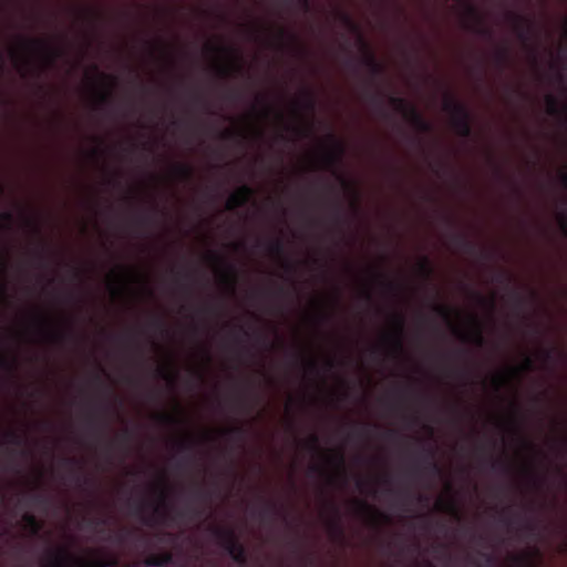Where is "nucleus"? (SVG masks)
<instances>
[{
    "label": "nucleus",
    "instance_id": "1",
    "mask_svg": "<svg viewBox=\"0 0 567 567\" xmlns=\"http://www.w3.org/2000/svg\"><path fill=\"white\" fill-rule=\"evenodd\" d=\"M443 110L451 115L452 126L456 134L463 138H470L473 130L472 115L467 106L449 94L444 100Z\"/></svg>",
    "mask_w": 567,
    "mask_h": 567
},
{
    "label": "nucleus",
    "instance_id": "2",
    "mask_svg": "<svg viewBox=\"0 0 567 567\" xmlns=\"http://www.w3.org/2000/svg\"><path fill=\"white\" fill-rule=\"evenodd\" d=\"M212 534L235 563L241 566L248 564L246 547L239 542L234 528L213 526Z\"/></svg>",
    "mask_w": 567,
    "mask_h": 567
},
{
    "label": "nucleus",
    "instance_id": "3",
    "mask_svg": "<svg viewBox=\"0 0 567 567\" xmlns=\"http://www.w3.org/2000/svg\"><path fill=\"white\" fill-rule=\"evenodd\" d=\"M50 563L53 567H107L116 564L115 559L97 558L90 561L73 556L65 548L50 551Z\"/></svg>",
    "mask_w": 567,
    "mask_h": 567
},
{
    "label": "nucleus",
    "instance_id": "4",
    "mask_svg": "<svg viewBox=\"0 0 567 567\" xmlns=\"http://www.w3.org/2000/svg\"><path fill=\"white\" fill-rule=\"evenodd\" d=\"M328 140L330 142V147L323 154L324 166L333 171V174L346 189L353 190V185L337 172V167L341 164L342 157L346 153V147L343 143L332 133L328 134Z\"/></svg>",
    "mask_w": 567,
    "mask_h": 567
},
{
    "label": "nucleus",
    "instance_id": "5",
    "mask_svg": "<svg viewBox=\"0 0 567 567\" xmlns=\"http://www.w3.org/2000/svg\"><path fill=\"white\" fill-rule=\"evenodd\" d=\"M389 102L392 107L401 113L411 125L420 132L426 133L432 130L431 124L423 117L419 110L400 96H390Z\"/></svg>",
    "mask_w": 567,
    "mask_h": 567
},
{
    "label": "nucleus",
    "instance_id": "6",
    "mask_svg": "<svg viewBox=\"0 0 567 567\" xmlns=\"http://www.w3.org/2000/svg\"><path fill=\"white\" fill-rule=\"evenodd\" d=\"M508 19L512 22L513 29L517 38L523 42H528L534 32V21L528 17L509 12Z\"/></svg>",
    "mask_w": 567,
    "mask_h": 567
},
{
    "label": "nucleus",
    "instance_id": "7",
    "mask_svg": "<svg viewBox=\"0 0 567 567\" xmlns=\"http://www.w3.org/2000/svg\"><path fill=\"white\" fill-rule=\"evenodd\" d=\"M22 44L24 49L29 51L43 54L50 62H53L61 55V51L59 49L50 45L47 41L41 39H23Z\"/></svg>",
    "mask_w": 567,
    "mask_h": 567
},
{
    "label": "nucleus",
    "instance_id": "8",
    "mask_svg": "<svg viewBox=\"0 0 567 567\" xmlns=\"http://www.w3.org/2000/svg\"><path fill=\"white\" fill-rule=\"evenodd\" d=\"M207 50L213 52H227L233 55L230 63L221 64L217 68V73L220 78H228L231 73H243V65L238 61V58L235 55V51L233 49L226 47L208 45Z\"/></svg>",
    "mask_w": 567,
    "mask_h": 567
},
{
    "label": "nucleus",
    "instance_id": "9",
    "mask_svg": "<svg viewBox=\"0 0 567 567\" xmlns=\"http://www.w3.org/2000/svg\"><path fill=\"white\" fill-rule=\"evenodd\" d=\"M255 192L248 185L240 186L235 193H233L226 203V208L228 210H234L236 208L244 207L247 205L252 198Z\"/></svg>",
    "mask_w": 567,
    "mask_h": 567
},
{
    "label": "nucleus",
    "instance_id": "10",
    "mask_svg": "<svg viewBox=\"0 0 567 567\" xmlns=\"http://www.w3.org/2000/svg\"><path fill=\"white\" fill-rule=\"evenodd\" d=\"M209 257L216 261L221 262L224 265V270L220 274L221 281L226 284L231 290L235 289L236 284L238 281V272L234 265L226 262L218 254L210 252Z\"/></svg>",
    "mask_w": 567,
    "mask_h": 567
},
{
    "label": "nucleus",
    "instance_id": "11",
    "mask_svg": "<svg viewBox=\"0 0 567 567\" xmlns=\"http://www.w3.org/2000/svg\"><path fill=\"white\" fill-rule=\"evenodd\" d=\"M359 42L364 51V56L362 60L363 64L369 69L372 76H380L384 71L383 65L377 60L368 43L361 35L359 37Z\"/></svg>",
    "mask_w": 567,
    "mask_h": 567
},
{
    "label": "nucleus",
    "instance_id": "12",
    "mask_svg": "<svg viewBox=\"0 0 567 567\" xmlns=\"http://www.w3.org/2000/svg\"><path fill=\"white\" fill-rule=\"evenodd\" d=\"M37 323H38L39 331L41 333H43L50 341L61 343L69 339H74L73 330H69V331L52 330L48 327V324L43 318H38Z\"/></svg>",
    "mask_w": 567,
    "mask_h": 567
},
{
    "label": "nucleus",
    "instance_id": "13",
    "mask_svg": "<svg viewBox=\"0 0 567 567\" xmlns=\"http://www.w3.org/2000/svg\"><path fill=\"white\" fill-rule=\"evenodd\" d=\"M395 331L388 339L396 353H402L403 348V332H404V317L401 313L393 316Z\"/></svg>",
    "mask_w": 567,
    "mask_h": 567
},
{
    "label": "nucleus",
    "instance_id": "14",
    "mask_svg": "<svg viewBox=\"0 0 567 567\" xmlns=\"http://www.w3.org/2000/svg\"><path fill=\"white\" fill-rule=\"evenodd\" d=\"M421 461L424 463V470L433 475H441L442 468L439 463L435 461V450L432 447H426L423 450L421 455Z\"/></svg>",
    "mask_w": 567,
    "mask_h": 567
},
{
    "label": "nucleus",
    "instance_id": "15",
    "mask_svg": "<svg viewBox=\"0 0 567 567\" xmlns=\"http://www.w3.org/2000/svg\"><path fill=\"white\" fill-rule=\"evenodd\" d=\"M257 514L261 522L272 520L282 516V506H279L276 502L266 501L264 508Z\"/></svg>",
    "mask_w": 567,
    "mask_h": 567
},
{
    "label": "nucleus",
    "instance_id": "16",
    "mask_svg": "<svg viewBox=\"0 0 567 567\" xmlns=\"http://www.w3.org/2000/svg\"><path fill=\"white\" fill-rule=\"evenodd\" d=\"M144 563L148 567H164L173 563V555L168 551L152 554Z\"/></svg>",
    "mask_w": 567,
    "mask_h": 567
},
{
    "label": "nucleus",
    "instance_id": "17",
    "mask_svg": "<svg viewBox=\"0 0 567 567\" xmlns=\"http://www.w3.org/2000/svg\"><path fill=\"white\" fill-rule=\"evenodd\" d=\"M436 508L440 512H444V513L452 515L456 519H461V512H460L458 505L454 498H451V499L440 498L436 502Z\"/></svg>",
    "mask_w": 567,
    "mask_h": 567
},
{
    "label": "nucleus",
    "instance_id": "18",
    "mask_svg": "<svg viewBox=\"0 0 567 567\" xmlns=\"http://www.w3.org/2000/svg\"><path fill=\"white\" fill-rule=\"evenodd\" d=\"M355 506H357V512L359 514H370L374 525H377L378 520L381 518L388 519V517L385 515H383L381 512H379L375 508H373L372 506H370L364 501H355Z\"/></svg>",
    "mask_w": 567,
    "mask_h": 567
},
{
    "label": "nucleus",
    "instance_id": "19",
    "mask_svg": "<svg viewBox=\"0 0 567 567\" xmlns=\"http://www.w3.org/2000/svg\"><path fill=\"white\" fill-rule=\"evenodd\" d=\"M454 245L466 254H475L477 250L476 245L470 240L464 234H455L452 237Z\"/></svg>",
    "mask_w": 567,
    "mask_h": 567
},
{
    "label": "nucleus",
    "instance_id": "20",
    "mask_svg": "<svg viewBox=\"0 0 567 567\" xmlns=\"http://www.w3.org/2000/svg\"><path fill=\"white\" fill-rule=\"evenodd\" d=\"M546 104H547V113L549 115H559L561 111H564L567 114V102L560 105L558 99L551 94H548L546 96Z\"/></svg>",
    "mask_w": 567,
    "mask_h": 567
},
{
    "label": "nucleus",
    "instance_id": "21",
    "mask_svg": "<svg viewBox=\"0 0 567 567\" xmlns=\"http://www.w3.org/2000/svg\"><path fill=\"white\" fill-rule=\"evenodd\" d=\"M331 508L336 515V519L329 524L330 534H331V536H333L336 538H342L343 537V528L340 524L339 507L336 504H331Z\"/></svg>",
    "mask_w": 567,
    "mask_h": 567
},
{
    "label": "nucleus",
    "instance_id": "22",
    "mask_svg": "<svg viewBox=\"0 0 567 567\" xmlns=\"http://www.w3.org/2000/svg\"><path fill=\"white\" fill-rule=\"evenodd\" d=\"M22 520L24 523L25 528H28L32 535H38L42 529V523L37 518L35 515L31 513H25L22 516Z\"/></svg>",
    "mask_w": 567,
    "mask_h": 567
},
{
    "label": "nucleus",
    "instance_id": "23",
    "mask_svg": "<svg viewBox=\"0 0 567 567\" xmlns=\"http://www.w3.org/2000/svg\"><path fill=\"white\" fill-rule=\"evenodd\" d=\"M174 174L184 182H190L194 177V169L187 164H176L174 166Z\"/></svg>",
    "mask_w": 567,
    "mask_h": 567
},
{
    "label": "nucleus",
    "instance_id": "24",
    "mask_svg": "<svg viewBox=\"0 0 567 567\" xmlns=\"http://www.w3.org/2000/svg\"><path fill=\"white\" fill-rule=\"evenodd\" d=\"M472 320L474 323V331L471 336V341H473L478 347H483L485 339L483 337L481 323L476 317H472Z\"/></svg>",
    "mask_w": 567,
    "mask_h": 567
},
{
    "label": "nucleus",
    "instance_id": "25",
    "mask_svg": "<svg viewBox=\"0 0 567 567\" xmlns=\"http://www.w3.org/2000/svg\"><path fill=\"white\" fill-rule=\"evenodd\" d=\"M374 277L378 279L379 284L385 291H388L392 295L398 293V291L400 289L398 284L386 280L382 274H375Z\"/></svg>",
    "mask_w": 567,
    "mask_h": 567
},
{
    "label": "nucleus",
    "instance_id": "26",
    "mask_svg": "<svg viewBox=\"0 0 567 567\" xmlns=\"http://www.w3.org/2000/svg\"><path fill=\"white\" fill-rule=\"evenodd\" d=\"M224 433L236 441H244L246 436V430L241 425L228 427Z\"/></svg>",
    "mask_w": 567,
    "mask_h": 567
},
{
    "label": "nucleus",
    "instance_id": "27",
    "mask_svg": "<svg viewBox=\"0 0 567 567\" xmlns=\"http://www.w3.org/2000/svg\"><path fill=\"white\" fill-rule=\"evenodd\" d=\"M156 419L159 423L164 425H177L183 422L181 417L167 414V413H159L156 415Z\"/></svg>",
    "mask_w": 567,
    "mask_h": 567
},
{
    "label": "nucleus",
    "instance_id": "28",
    "mask_svg": "<svg viewBox=\"0 0 567 567\" xmlns=\"http://www.w3.org/2000/svg\"><path fill=\"white\" fill-rule=\"evenodd\" d=\"M144 508H145L144 503H142V502L137 503L134 507V515L141 516L143 524H145L147 526H153L155 523V519L152 516H144L143 515Z\"/></svg>",
    "mask_w": 567,
    "mask_h": 567
},
{
    "label": "nucleus",
    "instance_id": "29",
    "mask_svg": "<svg viewBox=\"0 0 567 567\" xmlns=\"http://www.w3.org/2000/svg\"><path fill=\"white\" fill-rule=\"evenodd\" d=\"M286 247L285 243L281 239H275L269 243L268 251L272 255L282 256L285 254Z\"/></svg>",
    "mask_w": 567,
    "mask_h": 567
},
{
    "label": "nucleus",
    "instance_id": "30",
    "mask_svg": "<svg viewBox=\"0 0 567 567\" xmlns=\"http://www.w3.org/2000/svg\"><path fill=\"white\" fill-rule=\"evenodd\" d=\"M420 272L425 277L430 278L433 275V267L427 257H423L417 265Z\"/></svg>",
    "mask_w": 567,
    "mask_h": 567
},
{
    "label": "nucleus",
    "instance_id": "31",
    "mask_svg": "<svg viewBox=\"0 0 567 567\" xmlns=\"http://www.w3.org/2000/svg\"><path fill=\"white\" fill-rule=\"evenodd\" d=\"M194 441L189 437L179 440L177 442V447L181 453L189 454L194 449Z\"/></svg>",
    "mask_w": 567,
    "mask_h": 567
},
{
    "label": "nucleus",
    "instance_id": "32",
    "mask_svg": "<svg viewBox=\"0 0 567 567\" xmlns=\"http://www.w3.org/2000/svg\"><path fill=\"white\" fill-rule=\"evenodd\" d=\"M303 107L309 112H312L316 107V99L312 91L310 90L305 91Z\"/></svg>",
    "mask_w": 567,
    "mask_h": 567
},
{
    "label": "nucleus",
    "instance_id": "33",
    "mask_svg": "<svg viewBox=\"0 0 567 567\" xmlns=\"http://www.w3.org/2000/svg\"><path fill=\"white\" fill-rule=\"evenodd\" d=\"M331 461L337 465V467L342 474H346L344 455L341 451L333 452Z\"/></svg>",
    "mask_w": 567,
    "mask_h": 567
},
{
    "label": "nucleus",
    "instance_id": "34",
    "mask_svg": "<svg viewBox=\"0 0 567 567\" xmlns=\"http://www.w3.org/2000/svg\"><path fill=\"white\" fill-rule=\"evenodd\" d=\"M473 295H474L475 299L477 300V302L482 307H487L491 310H494V308H495V299L494 298H485L484 296H482L478 292H474Z\"/></svg>",
    "mask_w": 567,
    "mask_h": 567
},
{
    "label": "nucleus",
    "instance_id": "35",
    "mask_svg": "<svg viewBox=\"0 0 567 567\" xmlns=\"http://www.w3.org/2000/svg\"><path fill=\"white\" fill-rule=\"evenodd\" d=\"M491 468L494 472H504V473H508L509 472L508 464L506 462L502 461V460H492L491 461Z\"/></svg>",
    "mask_w": 567,
    "mask_h": 567
},
{
    "label": "nucleus",
    "instance_id": "36",
    "mask_svg": "<svg viewBox=\"0 0 567 567\" xmlns=\"http://www.w3.org/2000/svg\"><path fill=\"white\" fill-rule=\"evenodd\" d=\"M278 37L281 41L289 39L292 43L299 45L298 37L295 33L287 31L285 28L278 29Z\"/></svg>",
    "mask_w": 567,
    "mask_h": 567
},
{
    "label": "nucleus",
    "instance_id": "37",
    "mask_svg": "<svg viewBox=\"0 0 567 567\" xmlns=\"http://www.w3.org/2000/svg\"><path fill=\"white\" fill-rule=\"evenodd\" d=\"M495 58H496L497 63L499 65L504 66L505 64H507V62L509 60L508 49L503 48V49L498 50Z\"/></svg>",
    "mask_w": 567,
    "mask_h": 567
},
{
    "label": "nucleus",
    "instance_id": "38",
    "mask_svg": "<svg viewBox=\"0 0 567 567\" xmlns=\"http://www.w3.org/2000/svg\"><path fill=\"white\" fill-rule=\"evenodd\" d=\"M533 369H534V360L529 355H526L524 358V362H523L522 368L520 369H513L512 370V374H517L520 371H532Z\"/></svg>",
    "mask_w": 567,
    "mask_h": 567
},
{
    "label": "nucleus",
    "instance_id": "39",
    "mask_svg": "<svg viewBox=\"0 0 567 567\" xmlns=\"http://www.w3.org/2000/svg\"><path fill=\"white\" fill-rule=\"evenodd\" d=\"M307 449L311 452L319 453L321 451L319 445V437L317 434H312L307 443Z\"/></svg>",
    "mask_w": 567,
    "mask_h": 567
},
{
    "label": "nucleus",
    "instance_id": "40",
    "mask_svg": "<svg viewBox=\"0 0 567 567\" xmlns=\"http://www.w3.org/2000/svg\"><path fill=\"white\" fill-rule=\"evenodd\" d=\"M30 499L32 501L33 504L39 506L48 505V498L41 493L31 494Z\"/></svg>",
    "mask_w": 567,
    "mask_h": 567
},
{
    "label": "nucleus",
    "instance_id": "41",
    "mask_svg": "<svg viewBox=\"0 0 567 567\" xmlns=\"http://www.w3.org/2000/svg\"><path fill=\"white\" fill-rule=\"evenodd\" d=\"M157 372V375L168 382H173L176 378V374L175 373H172L171 371H168L167 369L165 368H159L156 370Z\"/></svg>",
    "mask_w": 567,
    "mask_h": 567
},
{
    "label": "nucleus",
    "instance_id": "42",
    "mask_svg": "<svg viewBox=\"0 0 567 567\" xmlns=\"http://www.w3.org/2000/svg\"><path fill=\"white\" fill-rule=\"evenodd\" d=\"M511 297L515 303V307L519 310L523 309L526 302L525 298L517 291H513Z\"/></svg>",
    "mask_w": 567,
    "mask_h": 567
},
{
    "label": "nucleus",
    "instance_id": "43",
    "mask_svg": "<svg viewBox=\"0 0 567 567\" xmlns=\"http://www.w3.org/2000/svg\"><path fill=\"white\" fill-rule=\"evenodd\" d=\"M0 368H2L3 370H7L9 372H12L16 369V364L13 361H10L9 359H7L4 357H0Z\"/></svg>",
    "mask_w": 567,
    "mask_h": 567
},
{
    "label": "nucleus",
    "instance_id": "44",
    "mask_svg": "<svg viewBox=\"0 0 567 567\" xmlns=\"http://www.w3.org/2000/svg\"><path fill=\"white\" fill-rule=\"evenodd\" d=\"M63 464L66 465V466H72V467H76L78 470H82V462L75 457H64L63 460Z\"/></svg>",
    "mask_w": 567,
    "mask_h": 567
},
{
    "label": "nucleus",
    "instance_id": "45",
    "mask_svg": "<svg viewBox=\"0 0 567 567\" xmlns=\"http://www.w3.org/2000/svg\"><path fill=\"white\" fill-rule=\"evenodd\" d=\"M514 565H525L528 567H534L529 559L526 556L516 555L512 557Z\"/></svg>",
    "mask_w": 567,
    "mask_h": 567
},
{
    "label": "nucleus",
    "instance_id": "46",
    "mask_svg": "<svg viewBox=\"0 0 567 567\" xmlns=\"http://www.w3.org/2000/svg\"><path fill=\"white\" fill-rule=\"evenodd\" d=\"M112 102V93L110 91H105L99 94V104L107 105Z\"/></svg>",
    "mask_w": 567,
    "mask_h": 567
},
{
    "label": "nucleus",
    "instance_id": "47",
    "mask_svg": "<svg viewBox=\"0 0 567 567\" xmlns=\"http://www.w3.org/2000/svg\"><path fill=\"white\" fill-rule=\"evenodd\" d=\"M340 19L341 21L348 25L351 30H354V31H358V27L357 24L352 21L351 17L347 13H341L340 14Z\"/></svg>",
    "mask_w": 567,
    "mask_h": 567
},
{
    "label": "nucleus",
    "instance_id": "48",
    "mask_svg": "<svg viewBox=\"0 0 567 567\" xmlns=\"http://www.w3.org/2000/svg\"><path fill=\"white\" fill-rule=\"evenodd\" d=\"M241 133L238 132V131H233V130H225L220 133V138L223 140H234L238 136H240Z\"/></svg>",
    "mask_w": 567,
    "mask_h": 567
},
{
    "label": "nucleus",
    "instance_id": "49",
    "mask_svg": "<svg viewBox=\"0 0 567 567\" xmlns=\"http://www.w3.org/2000/svg\"><path fill=\"white\" fill-rule=\"evenodd\" d=\"M434 310L444 319L449 320L451 315V309L445 306H435Z\"/></svg>",
    "mask_w": 567,
    "mask_h": 567
},
{
    "label": "nucleus",
    "instance_id": "50",
    "mask_svg": "<svg viewBox=\"0 0 567 567\" xmlns=\"http://www.w3.org/2000/svg\"><path fill=\"white\" fill-rule=\"evenodd\" d=\"M508 381L507 375H497L493 379L496 390H499Z\"/></svg>",
    "mask_w": 567,
    "mask_h": 567
},
{
    "label": "nucleus",
    "instance_id": "51",
    "mask_svg": "<svg viewBox=\"0 0 567 567\" xmlns=\"http://www.w3.org/2000/svg\"><path fill=\"white\" fill-rule=\"evenodd\" d=\"M87 524L91 527L96 528L99 526H105L107 524V520L105 518H91L89 519Z\"/></svg>",
    "mask_w": 567,
    "mask_h": 567
},
{
    "label": "nucleus",
    "instance_id": "52",
    "mask_svg": "<svg viewBox=\"0 0 567 567\" xmlns=\"http://www.w3.org/2000/svg\"><path fill=\"white\" fill-rule=\"evenodd\" d=\"M156 489H157V493H158L159 503H161V505H164L165 502H166V498H167L166 487L165 486H157Z\"/></svg>",
    "mask_w": 567,
    "mask_h": 567
},
{
    "label": "nucleus",
    "instance_id": "53",
    "mask_svg": "<svg viewBox=\"0 0 567 567\" xmlns=\"http://www.w3.org/2000/svg\"><path fill=\"white\" fill-rule=\"evenodd\" d=\"M478 555L485 560L486 564L492 565L495 563V557L487 551H480Z\"/></svg>",
    "mask_w": 567,
    "mask_h": 567
},
{
    "label": "nucleus",
    "instance_id": "54",
    "mask_svg": "<svg viewBox=\"0 0 567 567\" xmlns=\"http://www.w3.org/2000/svg\"><path fill=\"white\" fill-rule=\"evenodd\" d=\"M282 267H284L285 271L290 275L296 272V266L290 260H285V262L282 264Z\"/></svg>",
    "mask_w": 567,
    "mask_h": 567
},
{
    "label": "nucleus",
    "instance_id": "55",
    "mask_svg": "<svg viewBox=\"0 0 567 567\" xmlns=\"http://www.w3.org/2000/svg\"><path fill=\"white\" fill-rule=\"evenodd\" d=\"M306 365H307V369L311 372V373H315V374H318L319 373V368H318V364L315 360H308L306 362Z\"/></svg>",
    "mask_w": 567,
    "mask_h": 567
},
{
    "label": "nucleus",
    "instance_id": "56",
    "mask_svg": "<svg viewBox=\"0 0 567 567\" xmlns=\"http://www.w3.org/2000/svg\"><path fill=\"white\" fill-rule=\"evenodd\" d=\"M152 326L155 327L156 329H159L161 331L167 332V330L165 329L164 321L161 318H154L152 320Z\"/></svg>",
    "mask_w": 567,
    "mask_h": 567
},
{
    "label": "nucleus",
    "instance_id": "57",
    "mask_svg": "<svg viewBox=\"0 0 567 567\" xmlns=\"http://www.w3.org/2000/svg\"><path fill=\"white\" fill-rule=\"evenodd\" d=\"M128 534L130 533L127 530L123 529L114 536V539H115V542L122 544L126 540V537L128 536Z\"/></svg>",
    "mask_w": 567,
    "mask_h": 567
},
{
    "label": "nucleus",
    "instance_id": "58",
    "mask_svg": "<svg viewBox=\"0 0 567 567\" xmlns=\"http://www.w3.org/2000/svg\"><path fill=\"white\" fill-rule=\"evenodd\" d=\"M334 210H336V213H334V221L337 224H342L343 219H342V216H341V206H340V204H336Z\"/></svg>",
    "mask_w": 567,
    "mask_h": 567
},
{
    "label": "nucleus",
    "instance_id": "59",
    "mask_svg": "<svg viewBox=\"0 0 567 567\" xmlns=\"http://www.w3.org/2000/svg\"><path fill=\"white\" fill-rule=\"evenodd\" d=\"M495 279H496L497 281H499V282H504V281L509 282L512 278H511V276H509L508 274H506V272H501V274H498V275L495 277Z\"/></svg>",
    "mask_w": 567,
    "mask_h": 567
},
{
    "label": "nucleus",
    "instance_id": "60",
    "mask_svg": "<svg viewBox=\"0 0 567 567\" xmlns=\"http://www.w3.org/2000/svg\"><path fill=\"white\" fill-rule=\"evenodd\" d=\"M542 355L545 361H550L553 359V349L543 350Z\"/></svg>",
    "mask_w": 567,
    "mask_h": 567
},
{
    "label": "nucleus",
    "instance_id": "61",
    "mask_svg": "<svg viewBox=\"0 0 567 567\" xmlns=\"http://www.w3.org/2000/svg\"><path fill=\"white\" fill-rule=\"evenodd\" d=\"M1 218L7 223V224H11L12 220H13V215L10 213V212H6L1 215Z\"/></svg>",
    "mask_w": 567,
    "mask_h": 567
},
{
    "label": "nucleus",
    "instance_id": "62",
    "mask_svg": "<svg viewBox=\"0 0 567 567\" xmlns=\"http://www.w3.org/2000/svg\"><path fill=\"white\" fill-rule=\"evenodd\" d=\"M35 256L38 258V260L40 261L41 266H43L45 264V255L43 254V250H38L35 252Z\"/></svg>",
    "mask_w": 567,
    "mask_h": 567
},
{
    "label": "nucleus",
    "instance_id": "63",
    "mask_svg": "<svg viewBox=\"0 0 567 567\" xmlns=\"http://www.w3.org/2000/svg\"><path fill=\"white\" fill-rule=\"evenodd\" d=\"M560 183L567 189V166L565 167V172L560 174Z\"/></svg>",
    "mask_w": 567,
    "mask_h": 567
},
{
    "label": "nucleus",
    "instance_id": "64",
    "mask_svg": "<svg viewBox=\"0 0 567 567\" xmlns=\"http://www.w3.org/2000/svg\"><path fill=\"white\" fill-rule=\"evenodd\" d=\"M132 432L128 430V429H125L122 433V439L125 441V442H128L131 439H132Z\"/></svg>",
    "mask_w": 567,
    "mask_h": 567
}]
</instances>
